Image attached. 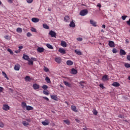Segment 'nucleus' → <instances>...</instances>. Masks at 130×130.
<instances>
[{
  "label": "nucleus",
  "instance_id": "4be33fe9",
  "mask_svg": "<svg viewBox=\"0 0 130 130\" xmlns=\"http://www.w3.org/2000/svg\"><path fill=\"white\" fill-rule=\"evenodd\" d=\"M126 54V53H125V51H124V50L121 49L120 50V55H125Z\"/></svg>",
  "mask_w": 130,
  "mask_h": 130
},
{
  "label": "nucleus",
  "instance_id": "4d7b16f0",
  "mask_svg": "<svg viewBox=\"0 0 130 130\" xmlns=\"http://www.w3.org/2000/svg\"><path fill=\"white\" fill-rule=\"evenodd\" d=\"M43 98L44 99H45V100H46L47 101H49V99L46 96H44V97H43Z\"/></svg>",
  "mask_w": 130,
  "mask_h": 130
},
{
  "label": "nucleus",
  "instance_id": "5701e85b",
  "mask_svg": "<svg viewBox=\"0 0 130 130\" xmlns=\"http://www.w3.org/2000/svg\"><path fill=\"white\" fill-rule=\"evenodd\" d=\"M112 86H113V87H119V83L118 82H113V84H112Z\"/></svg>",
  "mask_w": 130,
  "mask_h": 130
},
{
  "label": "nucleus",
  "instance_id": "69168bd1",
  "mask_svg": "<svg viewBox=\"0 0 130 130\" xmlns=\"http://www.w3.org/2000/svg\"><path fill=\"white\" fill-rule=\"evenodd\" d=\"M102 28H104V29H105V28L106 27V26L105 25V24H103L102 26Z\"/></svg>",
  "mask_w": 130,
  "mask_h": 130
},
{
  "label": "nucleus",
  "instance_id": "13d9d810",
  "mask_svg": "<svg viewBox=\"0 0 130 130\" xmlns=\"http://www.w3.org/2000/svg\"><path fill=\"white\" fill-rule=\"evenodd\" d=\"M118 117L119 118H124V117L123 115H118Z\"/></svg>",
  "mask_w": 130,
  "mask_h": 130
},
{
  "label": "nucleus",
  "instance_id": "7c9ffc66",
  "mask_svg": "<svg viewBox=\"0 0 130 130\" xmlns=\"http://www.w3.org/2000/svg\"><path fill=\"white\" fill-rule=\"evenodd\" d=\"M85 82H80L79 83V87H80V88H82V89L84 88V84Z\"/></svg>",
  "mask_w": 130,
  "mask_h": 130
},
{
  "label": "nucleus",
  "instance_id": "58836bf2",
  "mask_svg": "<svg viewBox=\"0 0 130 130\" xmlns=\"http://www.w3.org/2000/svg\"><path fill=\"white\" fill-rule=\"evenodd\" d=\"M43 28H44V29H49V26H48V25H47L46 24H44Z\"/></svg>",
  "mask_w": 130,
  "mask_h": 130
},
{
  "label": "nucleus",
  "instance_id": "72a5a7b5",
  "mask_svg": "<svg viewBox=\"0 0 130 130\" xmlns=\"http://www.w3.org/2000/svg\"><path fill=\"white\" fill-rule=\"evenodd\" d=\"M63 122L66 123V124H68V125H70L71 124V122H70V120H64Z\"/></svg>",
  "mask_w": 130,
  "mask_h": 130
},
{
  "label": "nucleus",
  "instance_id": "393cba45",
  "mask_svg": "<svg viewBox=\"0 0 130 130\" xmlns=\"http://www.w3.org/2000/svg\"><path fill=\"white\" fill-rule=\"evenodd\" d=\"M64 84L66 85V86H67V87H72V84L70 83L69 82H64Z\"/></svg>",
  "mask_w": 130,
  "mask_h": 130
},
{
  "label": "nucleus",
  "instance_id": "f704fd0d",
  "mask_svg": "<svg viewBox=\"0 0 130 130\" xmlns=\"http://www.w3.org/2000/svg\"><path fill=\"white\" fill-rule=\"evenodd\" d=\"M2 74L4 77H5L6 79H7V80H9V77H8V76H7V74H6V73H5L4 72H3Z\"/></svg>",
  "mask_w": 130,
  "mask_h": 130
},
{
  "label": "nucleus",
  "instance_id": "7ed1b4c3",
  "mask_svg": "<svg viewBox=\"0 0 130 130\" xmlns=\"http://www.w3.org/2000/svg\"><path fill=\"white\" fill-rule=\"evenodd\" d=\"M3 109L5 111H8L10 110V107L7 104L3 105Z\"/></svg>",
  "mask_w": 130,
  "mask_h": 130
},
{
  "label": "nucleus",
  "instance_id": "2f4dec72",
  "mask_svg": "<svg viewBox=\"0 0 130 130\" xmlns=\"http://www.w3.org/2000/svg\"><path fill=\"white\" fill-rule=\"evenodd\" d=\"M16 31L18 33H22V31H23V30L21 28L18 27L17 28Z\"/></svg>",
  "mask_w": 130,
  "mask_h": 130
},
{
  "label": "nucleus",
  "instance_id": "864d4df0",
  "mask_svg": "<svg viewBox=\"0 0 130 130\" xmlns=\"http://www.w3.org/2000/svg\"><path fill=\"white\" fill-rule=\"evenodd\" d=\"M30 59L31 60H32V61H36V60H37V59H36V58H34V57H31Z\"/></svg>",
  "mask_w": 130,
  "mask_h": 130
},
{
  "label": "nucleus",
  "instance_id": "3c124183",
  "mask_svg": "<svg viewBox=\"0 0 130 130\" xmlns=\"http://www.w3.org/2000/svg\"><path fill=\"white\" fill-rule=\"evenodd\" d=\"M112 52L113 53H116V52H117V50L115 48H114L113 49Z\"/></svg>",
  "mask_w": 130,
  "mask_h": 130
},
{
  "label": "nucleus",
  "instance_id": "79ce46f5",
  "mask_svg": "<svg viewBox=\"0 0 130 130\" xmlns=\"http://www.w3.org/2000/svg\"><path fill=\"white\" fill-rule=\"evenodd\" d=\"M42 88L44 89V90H46L48 88V86H47V85H44L42 87Z\"/></svg>",
  "mask_w": 130,
  "mask_h": 130
},
{
  "label": "nucleus",
  "instance_id": "6e6d98bb",
  "mask_svg": "<svg viewBox=\"0 0 130 130\" xmlns=\"http://www.w3.org/2000/svg\"><path fill=\"white\" fill-rule=\"evenodd\" d=\"M126 24L128 26H130V19L128 21H126Z\"/></svg>",
  "mask_w": 130,
  "mask_h": 130
},
{
  "label": "nucleus",
  "instance_id": "a211bd4d",
  "mask_svg": "<svg viewBox=\"0 0 130 130\" xmlns=\"http://www.w3.org/2000/svg\"><path fill=\"white\" fill-rule=\"evenodd\" d=\"M71 109L72 110H73V111H74V112H78V110L77 109V108L75 106H72Z\"/></svg>",
  "mask_w": 130,
  "mask_h": 130
},
{
  "label": "nucleus",
  "instance_id": "c03bdc74",
  "mask_svg": "<svg viewBox=\"0 0 130 130\" xmlns=\"http://www.w3.org/2000/svg\"><path fill=\"white\" fill-rule=\"evenodd\" d=\"M44 71H45L46 73H47V72H49V69H48V68H47V67H44Z\"/></svg>",
  "mask_w": 130,
  "mask_h": 130
},
{
  "label": "nucleus",
  "instance_id": "f257e3e1",
  "mask_svg": "<svg viewBox=\"0 0 130 130\" xmlns=\"http://www.w3.org/2000/svg\"><path fill=\"white\" fill-rule=\"evenodd\" d=\"M87 14H88V10L86 9H84L80 11L79 15H80V16H86V15H87Z\"/></svg>",
  "mask_w": 130,
  "mask_h": 130
},
{
  "label": "nucleus",
  "instance_id": "37998d69",
  "mask_svg": "<svg viewBox=\"0 0 130 130\" xmlns=\"http://www.w3.org/2000/svg\"><path fill=\"white\" fill-rule=\"evenodd\" d=\"M7 51H8V52H10V54H14V52H13V51H12L11 49L10 48L8 49Z\"/></svg>",
  "mask_w": 130,
  "mask_h": 130
},
{
  "label": "nucleus",
  "instance_id": "052dcab7",
  "mask_svg": "<svg viewBox=\"0 0 130 130\" xmlns=\"http://www.w3.org/2000/svg\"><path fill=\"white\" fill-rule=\"evenodd\" d=\"M4 90V88L0 87V93H2Z\"/></svg>",
  "mask_w": 130,
  "mask_h": 130
},
{
  "label": "nucleus",
  "instance_id": "603ef678",
  "mask_svg": "<svg viewBox=\"0 0 130 130\" xmlns=\"http://www.w3.org/2000/svg\"><path fill=\"white\" fill-rule=\"evenodd\" d=\"M126 18H127V16L124 15L122 16V20H125V19H126Z\"/></svg>",
  "mask_w": 130,
  "mask_h": 130
},
{
  "label": "nucleus",
  "instance_id": "423d86ee",
  "mask_svg": "<svg viewBox=\"0 0 130 130\" xmlns=\"http://www.w3.org/2000/svg\"><path fill=\"white\" fill-rule=\"evenodd\" d=\"M21 68V66L19 64H16L14 66L15 71H20V68Z\"/></svg>",
  "mask_w": 130,
  "mask_h": 130
},
{
  "label": "nucleus",
  "instance_id": "b1692460",
  "mask_svg": "<svg viewBox=\"0 0 130 130\" xmlns=\"http://www.w3.org/2000/svg\"><path fill=\"white\" fill-rule=\"evenodd\" d=\"M43 93L44 94V95H46V96H48L49 95V91H48L47 90H43Z\"/></svg>",
  "mask_w": 130,
  "mask_h": 130
},
{
  "label": "nucleus",
  "instance_id": "f8f14e48",
  "mask_svg": "<svg viewBox=\"0 0 130 130\" xmlns=\"http://www.w3.org/2000/svg\"><path fill=\"white\" fill-rule=\"evenodd\" d=\"M51 98L53 100H55V101H57V100L58 99L57 98V95H51Z\"/></svg>",
  "mask_w": 130,
  "mask_h": 130
},
{
  "label": "nucleus",
  "instance_id": "0eeeda50",
  "mask_svg": "<svg viewBox=\"0 0 130 130\" xmlns=\"http://www.w3.org/2000/svg\"><path fill=\"white\" fill-rule=\"evenodd\" d=\"M71 74H72L73 75H77V74H78V71L74 68H72L71 69Z\"/></svg>",
  "mask_w": 130,
  "mask_h": 130
},
{
  "label": "nucleus",
  "instance_id": "412c9836",
  "mask_svg": "<svg viewBox=\"0 0 130 130\" xmlns=\"http://www.w3.org/2000/svg\"><path fill=\"white\" fill-rule=\"evenodd\" d=\"M61 46H62V47H67V43L64 41H62L61 42Z\"/></svg>",
  "mask_w": 130,
  "mask_h": 130
},
{
  "label": "nucleus",
  "instance_id": "dca6fc26",
  "mask_svg": "<svg viewBox=\"0 0 130 130\" xmlns=\"http://www.w3.org/2000/svg\"><path fill=\"white\" fill-rule=\"evenodd\" d=\"M31 21L34 23H38V22H39V19H38L37 18H32L31 19Z\"/></svg>",
  "mask_w": 130,
  "mask_h": 130
},
{
  "label": "nucleus",
  "instance_id": "6e6552de",
  "mask_svg": "<svg viewBox=\"0 0 130 130\" xmlns=\"http://www.w3.org/2000/svg\"><path fill=\"white\" fill-rule=\"evenodd\" d=\"M37 51H38V52H40V53H41L44 52V49L42 47H39L37 48Z\"/></svg>",
  "mask_w": 130,
  "mask_h": 130
},
{
  "label": "nucleus",
  "instance_id": "680f3d73",
  "mask_svg": "<svg viewBox=\"0 0 130 130\" xmlns=\"http://www.w3.org/2000/svg\"><path fill=\"white\" fill-rule=\"evenodd\" d=\"M127 60H129V61H130V55L127 56Z\"/></svg>",
  "mask_w": 130,
  "mask_h": 130
},
{
  "label": "nucleus",
  "instance_id": "e433bc0d",
  "mask_svg": "<svg viewBox=\"0 0 130 130\" xmlns=\"http://www.w3.org/2000/svg\"><path fill=\"white\" fill-rule=\"evenodd\" d=\"M30 30L31 31V32H35V33L37 32V30H36V28L34 27H31L30 29Z\"/></svg>",
  "mask_w": 130,
  "mask_h": 130
},
{
  "label": "nucleus",
  "instance_id": "a18cd8bd",
  "mask_svg": "<svg viewBox=\"0 0 130 130\" xmlns=\"http://www.w3.org/2000/svg\"><path fill=\"white\" fill-rule=\"evenodd\" d=\"M76 39L77 41H79V42L83 41V38H77Z\"/></svg>",
  "mask_w": 130,
  "mask_h": 130
},
{
  "label": "nucleus",
  "instance_id": "4c0bfd02",
  "mask_svg": "<svg viewBox=\"0 0 130 130\" xmlns=\"http://www.w3.org/2000/svg\"><path fill=\"white\" fill-rule=\"evenodd\" d=\"M92 112L94 115H97V114H98V112H97V110H96V109H93Z\"/></svg>",
  "mask_w": 130,
  "mask_h": 130
},
{
  "label": "nucleus",
  "instance_id": "4468645a",
  "mask_svg": "<svg viewBox=\"0 0 130 130\" xmlns=\"http://www.w3.org/2000/svg\"><path fill=\"white\" fill-rule=\"evenodd\" d=\"M109 79V77H108V75H106L103 76V78H102L103 81H108Z\"/></svg>",
  "mask_w": 130,
  "mask_h": 130
},
{
  "label": "nucleus",
  "instance_id": "8fccbe9b",
  "mask_svg": "<svg viewBox=\"0 0 130 130\" xmlns=\"http://www.w3.org/2000/svg\"><path fill=\"white\" fill-rule=\"evenodd\" d=\"M26 36H27V37H31V36H32V34H30V32H28L27 33Z\"/></svg>",
  "mask_w": 130,
  "mask_h": 130
},
{
  "label": "nucleus",
  "instance_id": "bb28decb",
  "mask_svg": "<svg viewBox=\"0 0 130 130\" xmlns=\"http://www.w3.org/2000/svg\"><path fill=\"white\" fill-rule=\"evenodd\" d=\"M64 20L65 22H70V17L66 16L64 17Z\"/></svg>",
  "mask_w": 130,
  "mask_h": 130
},
{
  "label": "nucleus",
  "instance_id": "2eb2a0df",
  "mask_svg": "<svg viewBox=\"0 0 130 130\" xmlns=\"http://www.w3.org/2000/svg\"><path fill=\"white\" fill-rule=\"evenodd\" d=\"M109 46L110 47H114V42L110 41L109 42Z\"/></svg>",
  "mask_w": 130,
  "mask_h": 130
},
{
  "label": "nucleus",
  "instance_id": "09e8293b",
  "mask_svg": "<svg viewBox=\"0 0 130 130\" xmlns=\"http://www.w3.org/2000/svg\"><path fill=\"white\" fill-rule=\"evenodd\" d=\"M5 126V124L3 122H0V127H4Z\"/></svg>",
  "mask_w": 130,
  "mask_h": 130
},
{
  "label": "nucleus",
  "instance_id": "c85d7f7f",
  "mask_svg": "<svg viewBox=\"0 0 130 130\" xmlns=\"http://www.w3.org/2000/svg\"><path fill=\"white\" fill-rule=\"evenodd\" d=\"M22 124L23 125H24V126H27L28 125H29V123L26 121H22Z\"/></svg>",
  "mask_w": 130,
  "mask_h": 130
},
{
  "label": "nucleus",
  "instance_id": "39448f33",
  "mask_svg": "<svg viewBox=\"0 0 130 130\" xmlns=\"http://www.w3.org/2000/svg\"><path fill=\"white\" fill-rule=\"evenodd\" d=\"M55 61L57 62V63H60V62H61V58H60V57L55 58Z\"/></svg>",
  "mask_w": 130,
  "mask_h": 130
},
{
  "label": "nucleus",
  "instance_id": "0e129e2a",
  "mask_svg": "<svg viewBox=\"0 0 130 130\" xmlns=\"http://www.w3.org/2000/svg\"><path fill=\"white\" fill-rule=\"evenodd\" d=\"M8 2L10 4H13V1L12 0H8Z\"/></svg>",
  "mask_w": 130,
  "mask_h": 130
},
{
  "label": "nucleus",
  "instance_id": "338daca9",
  "mask_svg": "<svg viewBox=\"0 0 130 130\" xmlns=\"http://www.w3.org/2000/svg\"><path fill=\"white\" fill-rule=\"evenodd\" d=\"M97 7H98L99 8H101V4H98V5H97Z\"/></svg>",
  "mask_w": 130,
  "mask_h": 130
},
{
  "label": "nucleus",
  "instance_id": "a19ab883",
  "mask_svg": "<svg viewBox=\"0 0 130 130\" xmlns=\"http://www.w3.org/2000/svg\"><path fill=\"white\" fill-rule=\"evenodd\" d=\"M124 66L125 67V68H127V69H128V68H130V64H129L128 63H125L124 64Z\"/></svg>",
  "mask_w": 130,
  "mask_h": 130
},
{
  "label": "nucleus",
  "instance_id": "9b49d317",
  "mask_svg": "<svg viewBox=\"0 0 130 130\" xmlns=\"http://www.w3.org/2000/svg\"><path fill=\"white\" fill-rule=\"evenodd\" d=\"M58 51L62 54H66V50L63 48H59Z\"/></svg>",
  "mask_w": 130,
  "mask_h": 130
},
{
  "label": "nucleus",
  "instance_id": "473e14b6",
  "mask_svg": "<svg viewBox=\"0 0 130 130\" xmlns=\"http://www.w3.org/2000/svg\"><path fill=\"white\" fill-rule=\"evenodd\" d=\"M34 108L30 106H26V110H33Z\"/></svg>",
  "mask_w": 130,
  "mask_h": 130
},
{
  "label": "nucleus",
  "instance_id": "f3484780",
  "mask_svg": "<svg viewBox=\"0 0 130 130\" xmlns=\"http://www.w3.org/2000/svg\"><path fill=\"white\" fill-rule=\"evenodd\" d=\"M22 58L25 60H28L30 59V58H29V56L25 54H23V56L22 57Z\"/></svg>",
  "mask_w": 130,
  "mask_h": 130
},
{
  "label": "nucleus",
  "instance_id": "774afa93",
  "mask_svg": "<svg viewBox=\"0 0 130 130\" xmlns=\"http://www.w3.org/2000/svg\"><path fill=\"white\" fill-rule=\"evenodd\" d=\"M19 49H23V46H20L19 47Z\"/></svg>",
  "mask_w": 130,
  "mask_h": 130
},
{
  "label": "nucleus",
  "instance_id": "6ab92c4d",
  "mask_svg": "<svg viewBox=\"0 0 130 130\" xmlns=\"http://www.w3.org/2000/svg\"><path fill=\"white\" fill-rule=\"evenodd\" d=\"M69 26L72 28H75V27H76V24H75L74 21H71L69 24Z\"/></svg>",
  "mask_w": 130,
  "mask_h": 130
},
{
  "label": "nucleus",
  "instance_id": "e2e57ef3",
  "mask_svg": "<svg viewBox=\"0 0 130 130\" xmlns=\"http://www.w3.org/2000/svg\"><path fill=\"white\" fill-rule=\"evenodd\" d=\"M9 91H10V93H13V92H14V90L13 89H12L11 88L9 89Z\"/></svg>",
  "mask_w": 130,
  "mask_h": 130
},
{
  "label": "nucleus",
  "instance_id": "c756f323",
  "mask_svg": "<svg viewBox=\"0 0 130 130\" xmlns=\"http://www.w3.org/2000/svg\"><path fill=\"white\" fill-rule=\"evenodd\" d=\"M25 80L26 82H30L31 81V78H30L29 76H26L25 78Z\"/></svg>",
  "mask_w": 130,
  "mask_h": 130
},
{
  "label": "nucleus",
  "instance_id": "ddd939ff",
  "mask_svg": "<svg viewBox=\"0 0 130 130\" xmlns=\"http://www.w3.org/2000/svg\"><path fill=\"white\" fill-rule=\"evenodd\" d=\"M67 66H73L74 64V62L71 60H68L67 61Z\"/></svg>",
  "mask_w": 130,
  "mask_h": 130
},
{
  "label": "nucleus",
  "instance_id": "ea45409f",
  "mask_svg": "<svg viewBox=\"0 0 130 130\" xmlns=\"http://www.w3.org/2000/svg\"><path fill=\"white\" fill-rule=\"evenodd\" d=\"M4 38H5V39H6L7 40H11V37L9 36H5L4 37Z\"/></svg>",
  "mask_w": 130,
  "mask_h": 130
},
{
  "label": "nucleus",
  "instance_id": "49530a36",
  "mask_svg": "<svg viewBox=\"0 0 130 130\" xmlns=\"http://www.w3.org/2000/svg\"><path fill=\"white\" fill-rule=\"evenodd\" d=\"M99 86L100 88H102V89H105V87H104V85H103V84H100L99 85Z\"/></svg>",
  "mask_w": 130,
  "mask_h": 130
},
{
  "label": "nucleus",
  "instance_id": "aec40b11",
  "mask_svg": "<svg viewBox=\"0 0 130 130\" xmlns=\"http://www.w3.org/2000/svg\"><path fill=\"white\" fill-rule=\"evenodd\" d=\"M75 52L78 55H82V52L79 50H75Z\"/></svg>",
  "mask_w": 130,
  "mask_h": 130
},
{
  "label": "nucleus",
  "instance_id": "20e7f679",
  "mask_svg": "<svg viewBox=\"0 0 130 130\" xmlns=\"http://www.w3.org/2000/svg\"><path fill=\"white\" fill-rule=\"evenodd\" d=\"M90 23L91 24V25H92V26H93V27H97V22H96L95 21H94L93 20H90Z\"/></svg>",
  "mask_w": 130,
  "mask_h": 130
},
{
  "label": "nucleus",
  "instance_id": "f03ea898",
  "mask_svg": "<svg viewBox=\"0 0 130 130\" xmlns=\"http://www.w3.org/2000/svg\"><path fill=\"white\" fill-rule=\"evenodd\" d=\"M49 35H50L51 37L56 38V33L53 30H50L49 32Z\"/></svg>",
  "mask_w": 130,
  "mask_h": 130
},
{
  "label": "nucleus",
  "instance_id": "5fc2aeb1",
  "mask_svg": "<svg viewBox=\"0 0 130 130\" xmlns=\"http://www.w3.org/2000/svg\"><path fill=\"white\" fill-rule=\"evenodd\" d=\"M26 2L28 4H31L33 2V0H26Z\"/></svg>",
  "mask_w": 130,
  "mask_h": 130
},
{
  "label": "nucleus",
  "instance_id": "1a4fd4ad",
  "mask_svg": "<svg viewBox=\"0 0 130 130\" xmlns=\"http://www.w3.org/2000/svg\"><path fill=\"white\" fill-rule=\"evenodd\" d=\"M42 124H43V125H45V126L48 125V124H49V122L48 121V120L46 119L44 121L42 122Z\"/></svg>",
  "mask_w": 130,
  "mask_h": 130
},
{
  "label": "nucleus",
  "instance_id": "cd10ccee",
  "mask_svg": "<svg viewBox=\"0 0 130 130\" xmlns=\"http://www.w3.org/2000/svg\"><path fill=\"white\" fill-rule=\"evenodd\" d=\"M46 46H47V47L49 49H53V47L50 44H46Z\"/></svg>",
  "mask_w": 130,
  "mask_h": 130
},
{
  "label": "nucleus",
  "instance_id": "c9c22d12",
  "mask_svg": "<svg viewBox=\"0 0 130 130\" xmlns=\"http://www.w3.org/2000/svg\"><path fill=\"white\" fill-rule=\"evenodd\" d=\"M27 61H28V64L32 65L33 64V60H32L31 59H29Z\"/></svg>",
  "mask_w": 130,
  "mask_h": 130
},
{
  "label": "nucleus",
  "instance_id": "de8ad7c7",
  "mask_svg": "<svg viewBox=\"0 0 130 130\" xmlns=\"http://www.w3.org/2000/svg\"><path fill=\"white\" fill-rule=\"evenodd\" d=\"M45 80L46 81V82H50V78L48 77H47L45 78Z\"/></svg>",
  "mask_w": 130,
  "mask_h": 130
},
{
  "label": "nucleus",
  "instance_id": "9d476101",
  "mask_svg": "<svg viewBox=\"0 0 130 130\" xmlns=\"http://www.w3.org/2000/svg\"><path fill=\"white\" fill-rule=\"evenodd\" d=\"M32 88L34 90H38L39 89V85L37 84H34L32 85Z\"/></svg>",
  "mask_w": 130,
  "mask_h": 130
},
{
  "label": "nucleus",
  "instance_id": "a878e982",
  "mask_svg": "<svg viewBox=\"0 0 130 130\" xmlns=\"http://www.w3.org/2000/svg\"><path fill=\"white\" fill-rule=\"evenodd\" d=\"M21 106H22V108H23V109H25V108H26V107H27V104H26V103H25V102H22L21 103Z\"/></svg>",
  "mask_w": 130,
  "mask_h": 130
},
{
  "label": "nucleus",
  "instance_id": "bf43d9fd",
  "mask_svg": "<svg viewBox=\"0 0 130 130\" xmlns=\"http://www.w3.org/2000/svg\"><path fill=\"white\" fill-rule=\"evenodd\" d=\"M26 120L27 121V122H31V119L30 118L26 119Z\"/></svg>",
  "mask_w": 130,
  "mask_h": 130
}]
</instances>
